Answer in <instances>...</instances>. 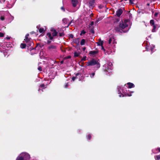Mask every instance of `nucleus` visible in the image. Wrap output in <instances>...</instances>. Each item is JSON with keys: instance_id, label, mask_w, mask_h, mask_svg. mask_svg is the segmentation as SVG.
<instances>
[{"instance_id": "4be33fe9", "label": "nucleus", "mask_w": 160, "mask_h": 160, "mask_svg": "<svg viewBox=\"0 0 160 160\" xmlns=\"http://www.w3.org/2000/svg\"><path fill=\"white\" fill-rule=\"evenodd\" d=\"M82 61H85L86 60V57L84 56L82 59Z\"/></svg>"}, {"instance_id": "a211bd4d", "label": "nucleus", "mask_w": 160, "mask_h": 160, "mask_svg": "<svg viewBox=\"0 0 160 160\" xmlns=\"http://www.w3.org/2000/svg\"><path fill=\"white\" fill-rule=\"evenodd\" d=\"M44 29L42 28H40L39 29V31L40 33L42 32H44Z\"/></svg>"}, {"instance_id": "4c0bfd02", "label": "nucleus", "mask_w": 160, "mask_h": 160, "mask_svg": "<svg viewBox=\"0 0 160 160\" xmlns=\"http://www.w3.org/2000/svg\"><path fill=\"white\" fill-rule=\"evenodd\" d=\"M6 38L8 39H10V38L8 37V38Z\"/></svg>"}, {"instance_id": "e433bc0d", "label": "nucleus", "mask_w": 160, "mask_h": 160, "mask_svg": "<svg viewBox=\"0 0 160 160\" xmlns=\"http://www.w3.org/2000/svg\"><path fill=\"white\" fill-rule=\"evenodd\" d=\"M86 49V48L84 47L83 48V51H84Z\"/></svg>"}, {"instance_id": "bb28decb", "label": "nucleus", "mask_w": 160, "mask_h": 160, "mask_svg": "<svg viewBox=\"0 0 160 160\" xmlns=\"http://www.w3.org/2000/svg\"><path fill=\"white\" fill-rule=\"evenodd\" d=\"M38 69L40 71H42V68L40 67H39L38 68Z\"/></svg>"}, {"instance_id": "2eb2a0df", "label": "nucleus", "mask_w": 160, "mask_h": 160, "mask_svg": "<svg viewBox=\"0 0 160 160\" xmlns=\"http://www.w3.org/2000/svg\"><path fill=\"white\" fill-rule=\"evenodd\" d=\"M150 24L151 26H152L155 25L154 24V21L153 20H151L150 21Z\"/></svg>"}, {"instance_id": "6ab92c4d", "label": "nucleus", "mask_w": 160, "mask_h": 160, "mask_svg": "<svg viewBox=\"0 0 160 160\" xmlns=\"http://www.w3.org/2000/svg\"><path fill=\"white\" fill-rule=\"evenodd\" d=\"M155 158L156 160H158L160 159V155L155 156Z\"/></svg>"}, {"instance_id": "20e7f679", "label": "nucleus", "mask_w": 160, "mask_h": 160, "mask_svg": "<svg viewBox=\"0 0 160 160\" xmlns=\"http://www.w3.org/2000/svg\"><path fill=\"white\" fill-rule=\"evenodd\" d=\"M88 66H93L97 64H98V61L93 59L88 62Z\"/></svg>"}, {"instance_id": "f257e3e1", "label": "nucleus", "mask_w": 160, "mask_h": 160, "mask_svg": "<svg viewBox=\"0 0 160 160\" xmlns=\"http://www.w3.org/2000/svg\"><path fill=\"white\" fill-rule=\"evenodd\" d=\"M127 21V20H126L124 22L122 21L120 22L118 27H115V30L116 31L120 32H127L128 30H124L123 29L128 26Z\"/></svg>"}, {"instance_id": "2f4dec72", "label": "nucleus", "mask_w": 160, "mask_h": 160, "mask_svg": "<svg viewBox=\"0 0 160 160\" xmlns=\"http://www.w3.org/2000/svg\"><path fill=\"white\" fill-rule=\"evenodd\" d=\"M40 87H45V85H44V84H42L40 85Z\"/></svg>"}, {"instance_id": "393cba45", "label": "nucleus", "mask_w": 160, "mask_h": 160, "mask_svg": "<svg viewBox=\"0 0 160 160\" xmlns=\"http://www.w3.org/2000/svg\"><path fill=\"white\" fill-rule=\"evenodd\" d=\"M0 19L2 20H3L4 19V17H3L2 16H1L0 18Z\"/></svg>"}, {"instance_id": "ddd939ff", "label": "nucleus", "mask_w": 160, "mask_h": 160, "mask_svg": "<svg viewBox=\"0 0 160 160\" xmlns=\"http://www.w3.org/2000/svg\"><path fill=\"white\" fill-rule=\"evenodd\" d=\"M80 54V53L79 52H75L74 53V56L75 57H77Z\"/></svg>"}, {"instance_id": "cd10ccee", "label": "nucleus", "mask_w": 160, "mask_h": 160, "mask_svg": "<svg viewBox=\"0 0 160 160\" xmlns=\"http://www.w3.org/2000/svg\"><path fill=\"white\" fill-rule=\"evenodd\" d=\"M91 138V136L90 135H89L88 136V139H90Z\"/></svg>"}, {"instance_id": "f3484780", "label": "nucleus", "mask_w": 160, "mask_h": 160, "mask_svg": "<svg viewBox=\"0 0 160 160\" xmlns=\"http://www.w3.org/2000/svg\"><path fill=\"white\" fill-rule=\"evenodd\" d=\"M26 45L25 44L22 43L21 44L20 47L22 48H24L26 47Z\"/></svg>"}, {"instance_id": "0eeeda50", "label": "nucleus", "mask_w": 160, "mask_h": 160, "mask_svg": "<svg viewBox=\"0 0 160 160\" xmlns=\"http://www.w3.org/2000/svg\"><path fill=\"white\" fill-rule=\"evenodd\" d=\"M122 10L121 9H119L116 12V15L118 16L119 17L122 14Z\"/></svg>"}, {"instance_id": "c85d7f7f", "label": "nucleus", "mask_w": 160, "mask_h": 160, "mask_svg": "<svg viewBox=\"0 0 160 160\" xmlns=\"http://www.w3.org/2000/svg\"><path fill=\"white\" fill-rule=\"evenodd\" d=\"M134 0H129V1H130V2L131 3H132V4L133 3V1H134Z\"/></svg>"}, {"instance_id": "7c9ffc66", "label": "nucleus", "mask_w": 160, "mask_h": 160, "mask_svg": "<svg viewBox=\"0 0 160 160\" xmlns=\"http://www.w3.org/2000/svg\"><path fill=\"white\" fill-rule=\"evenodd\" d=\"M75 41H76V43H78V39H76L75 40Z\"/></svg>"}, {"instance_id": "72a5a7b5", "label": "nucleus", "mask_w": 160, "mask_h": 160, "mask_svg": "<svg viewBox=\"0 0 160 160\" xmlns=\"http://www.w3.org/2000/svg\"><path fill=\"white\" fill-rule=\"evenodd\" d=\"M61 9L62 10H63V11H65L64 8L63 7H62L61 8Z\"/></svg>"}, {"instance_id": "f03ea898", "label": "nucleus", "mask_w": 160, "mask_h": 160, "mask_svg": "<svg viewBox=\"0 0 160 160\" xmlns=\"http://www.w3.org/2000/svg\"><path fill=\"white\" fill-rule=\"evenodd\" d=\"M27 157H28V158H29L30 157L28 153H22L18 157L17 160H24V159L26 158Z\"/></svg>"}, {"instance_id": "a19ab883", "label": "nucleus", "mask_w": 160, "mask_h": 160, "mask_svg": "<svg viewBox=\"0 0 160 160\" xmlns=\"http://www.w3.org/2000/svg\"><path fill=\"white\" fill-rule=\"evenodd\" d=\"M159 152L160 151V149L159 148Z\"/></svg>"}, {"instance_id": "7ed1b4c3", "label": "nucleus", "mask_w": 160, "mask_h": 160, "mask_svg": "<svg viewBox=\"0 0 160 160\" xmlns=\"http://www.w3.org/2000/svg\"><path fill=\"white\" fill-rule=\"evenodd\" d=\"M109 43L111 44L112 47H114L116 43V42L113 37H111L109 40Z\"/></svg>"}, {"instance_id": "f704fd0d", "label": "nucleus", "mask_w": 160, "mask_h": 160, "mask_svg": "<svg viewBox=\"0 0 160 160\" xmlns=\"http://www.w3.org/2000/svg\"><path fill=\"white\" fill-rule=\"evenodd\" d=\"M76 78L75 77H72V79L73 81H74L75 80V79Z\"/></svg>"}, {"instance_id": "4468645a", "label": "nucleus", "mask_w": 160, "mask_h": 160, "mask_svg": "<svg viewBox=\"0 0 160 160\" xmlns=\"http://www.w3.org/2000/svg\"><path fill=\"white\" fill-rule=\"evenodd\" d=\"M85 40L84 39H82V40L81 41V42L80 44L81 45H83L85 44Z\"/></svg>"}, {"instance_id": "6e6552de", "label": "nucleus", "mask_w": 160, "mask_h": 160, "mask_svg": "<svg viewBox=\"0 0 160 160\" xmlns=\"http://www.w3.org/2000/svg\"><path fill=\"white\" fill-rule=\"evenodd\" d=\"M127 85H128V88H131L134 87V85L131 83L128 82L127 83Z\"/></svg>"}, {"instance_id": "ea45409f", "label": "nucleus", "mask_w": 160, "mask_h": 160, "mask_svg": "<svg viewBox=\"0 0 160 160\" xmlns=\"http://www.w3.org/2000/svg\"><path fill=\"white\" fill-rule=\"evenodd\" d=\"M63 62V61H61V63H62Z\"/></svg>"}, {"instance_id": "473e14b6", "label": "nucleus", "mask_w": 160, "mask_h": 160, "mask_svg": "<svg viewBox=\"0 0 160 160\" xmlns=\"http://www.w3.org/2000/svg\"><path fill=\"white\" fill-rule=\"evenodd\" d=\"M101 48L104 51H105V49H104L103 47V45L101 46Z\"/></svg>"}, {"instance_id": "79ce46f5", "label": "nucleus", "mask_w": 160, "mask_h": 160, "mask_svg": "<svg viewBox=\"0 0 160 160\" xmlns=\"http://www.w3.org/2000/svg\"><path fill=\"white\" fill-rule=\"evenodd\" d=\"M66 20V19H63V20L64 21V20Z\"/></svg>"}, {"instance_id": "f8f14e48", "label": "nucleus", "mask_w": 160, "mask_h": 160, "mask_svg": "<svg viewBox=\"0 0 160 160\" xmlns=\"http://www.w3.org/2000/svg\"><path fill=\"white\" fill-rule=\"evenodd\" d=\"M97 52L96 51H91L89 52V54L91 55H93L96 54Z\"/></svg>"}, {"instance_id": "423d86ee", "label": "nucleus", "mask_w": 160, "mask_h": 160, "mask_svg": "<svg viewBox=\"0 0 160 160\" xmlns=\"http://www.w3.org/2000/svg\"><path fill=\"white\" fill-rule=\"evenodd\" d=\"M28 34H27L26 35L25 37V38L24 39V40L26 42H28L29 41H30L31 38H28Z\"/></svg>"}, {"instance_id": "9d476101", "label": "nucleus", "mask_w": 160, "mask_h": 160, "mask_svg": "<svg viewBox=\"0 0 160 160\" xmlns=\"http://www.w3.org/2000/svg\"><path fill=\"white\" fill-rule=\"evenodd\" d=\"M52 35L53 36H55L57 35V32L55 30H52Z\"/></svg>"}, {"instance_id": "c9c22d12", "label": "nucleus", "mask_w": 160, "mask_h": 160, "mask_svg": "<svg viewBox=\"0 0 160 160\" xmlns=\"http://www.w3.org/2000/svg\"><path fill=\"white\" fill-rule=\"evenodd\" d=\"M68 87V83H67L65 85V88H67Z\"/></svg>"}, {"instance_id": "aec40b11", "label": "nucleus", "mask_w": 160, "mask_h": 160, "mask_svg": "<svg viewBox=\"0 0 160 160\" xmlns=\"http://www.w3.org/2000/svg\"><path fill=\"white\" fill-rule=\"evenodd\" d=\"M55 47L53 45H51L48 47V48L49 49H54Z\"/></svg>"}, {"instance_id": "b1692460", "label": "nucleus", "mask_w": 160, "mask_h": 160, "mask_svg": "<svg viewBox=\"0 0 160 160\" xmlns=\"http://www.w3.org/2000/svg\"><path fill=\"white\" fill-rule=\"evenodd\" d=\"M94 75H95V73H92L91 74V75L90 77L92 78H93L94 76Z\"/></svg>"}, {"instance_id": "5701e85b", "label": "nucleus", "mask_w": 160, "mask_h": 160, "mask_svg": "<svg viewBox=\"0 0 160 160\" xmlns=\"http://www.w3.org/2000/svg\"><path fill=\"white\" fill-rule=\"evenodd\" d=\"M85 33H86V32L85 31H84V30H82V32L80 33V35H82V34H84Z\"/></svg>"}, {"instance_id": "9b49d317", "label": "nucleus", "mask_w": 160, "mask_h": 160, "mask_svg": "<svg viewBox=\"0 0 160 160\" xmlns=\"http://www.w3.org/2000/svg\"><path fill=\"white\" fill-rule=\"evenodd\" d=\"M47 36L51 40H52L53 39V37L52 36L51 34L50 33H47Z\"/></svg>"}, {"instance_id": "c756f323", "label": "nucleus", "mask_w": 160, "mask_h": 160, "mask_svg": "<svg viewBox=\"0 0 160 160\" xmlns=\"http://www.w3.org/2000/svg\"><path fill=\"white\" fill-rule=\"evenodd\" d=\"M63 33H60L59 34V36L60 37L63 36Z\"/></svg>"}, {"instance_id": "39448f33", "label": "nucleus", "mask_w": 160, "mask_h": 160, "mask_svg": "<svg viewBox=\"0 0 160 160\" xmlns=\"http://www.w3.org/2000/svg\"><path fill=\"white\" fill-rule=\"evenodd\" d=\"M78 2L77 0H72V3L74 7H75L76 6Z\"/></svg>"}, {"instance_id": "dca6fc26", "label": "nucleus", "mask_w": 160, "mask_h": 160, "mask_svg": "<svg viewBox=\"0 0 160 160\" xmlns=\"http://www.w3.org/2000/svg\"><path fill=\"white\" fill-rule=\"evenodd\" d=\"M103 42L102 41H100L97 42V44L98 45L102 46L103 45Z\"/></svg>"}, {"instance_id": "1a4fd4ad", "label": "nucleus", "mask_w": 160, "mask_h": 160, "mask_svg": "<svg viewBox=\"0 0 160 160\" xmlns=\"http://www.w3.org/2000/svg\"><path fill=\"white\" fill-rule=\"evenodd\" d=\"M153 27V29L152 30V32H155L156 30L155 29L157 26H158V25H154L152 26Z\"/></svg>"}, {"instance_id": "58836bf2", "label": "nucleus", "mask_w": 160, "mask_h": 160, "mask_svg": "<svg viewBox=\"0 0 160 160\" xmlns=\"http://www.w3.org/2000/svg\"><path fill=\"white\" fill-rule=\"evenodd\" d=\"M71 58V57H70V56H68V58Z\"/></svg>"}, {"instance_id": "412c9836", "label": "nucleus", "mask_w": 160, "mask_h": 160, "mask_svg": "<svg viewBox=\"0 0 160 160\" xmlns=\"http://www.w3.org/2000/svg\"><path fill=\"white\" fill-rule=\"evenodd\" d=\"M4 33H3L2 32H0V37H4Z\"/></svg>"}, {"instance_id": "a878e982", "label": "nucleus", "mask_w": 160, "mask_h": 160, "mask_svg": "<svg viewBox=\"0 0 160 160\" xmlns=\"http://www.w3.org/2000/svg\"><path fill=\"white\" fill-rule=\"evenodd\" d=\"M158 14V12H156L154 14V16L155 17H157V15Z\"/></svg>"}]
</instances>
